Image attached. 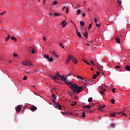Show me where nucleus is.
Listing matches in <instances>:
<instances>
[{
    "label": "nucleus",
    "instance_id": "obj_1",
    "mask_svg": "<svg viewBox=\"0 0 130 130\" xmlns=\"http://www.w3.org/2000/svg\"><path fill=\"white\" fill-rule=\"evenodd\" d=\"M61 81H63L65 82L66 84L68 85H70V88H71L72 90H73L74 93L76 94H78V93H81V92H83L84 90V87H81V86H78L76 84H74V82H68L67 81V78L64 77V76H61Z\"/></svg>",
    "mask_w": 130,
    "mask_h": 130
},
{
    "label": "nucleus",
    "instance_id": "obj_2",
    "mask_svg": "<svg viewBox=\"0 0 130 130\" xmlns=\"http://www.w3.org/2000/svg\"><path fill=\"white\" fill-rule=\"evenodd\" d=\"M24 66L32 67V62L30 60H26L22 62Z\"/></svg>",
    "mask_w": 130,
    "mask_h": 130
},
{
    "label": "nucleus",
    "instance_id": "obj_3",
    "mask_svg": "<svg viewBox=\"0 0 130 130\" xmlns=\"http://www.w3.org/2000/svg\"><path fill=\"white\" fill-rule=\"evenodd\" d=\"M73 57L72 56L69 55V57L67 58V61H66V63L68 64V63H70L71 62V60H72Z\"/></svg>",
    "mask_w": 130,
    "mask_h": 130
},
{
    "label": "nucleus",
    "instance_id": "obj_4",
    "mask_svg": "<svg viewBox=\"0 0 130 130\" xmlns=\"http://www.w3.org/2000/svg\"><path fill=\"white\" fill-rule=\"evenodd\" d=\"M54 104H55L56 107L57 108V109H58L59 110H61V106L60 105H59V104H58L57 103H55Z\"/></svg>",
    "mask_w": 130,
    "mask_h": 130
},
{
    "label": "nucleus",
    "instance_id": "obj_5",
    "mask_svg": "<svg viewBox=\"0 0 130 130\" xmlns=\"http://www.w3.org/2000/svg\"><path fill=\"white\" fill-rule=\"evenodd\" d=\"M59 73L57 72V76H56V80H61V75H59Z\"/></svg>",
    "mask_w": 130,
    "mask_h": 130
},
{
    "label": "nucleus",
    "instance_id": "obj_6",
    "mask_svg": "<svg viewBox=\"0 0 130 130\" xmlns=\"http://www.w3.org/2000/svg\"><path fill=\"white\" fill-rule=\"evenodd\" d=\"M29 109L31 111H36V110L37 109V107H35V106H32V107H30L29 108Z\"/></svg>",
    "mask_w": 130,
    "mask_h": 130
},
{
    "label": "nucleus",
    "instance_id": "obj_7",
    "mask_svg": "<svg viewBox=\"0 0 130 130\" xmlns=\"http://www.w3.org/2000/svg\"><path fill=\"white\" fill-rule=\"evenodd\" d=\"M61 25H62V27L63 28H64V27H66V26H67V22H66L65 20H63L61 23Z\"/></svg>",
    "mask_w": 130,
    "mask_h": 130
},
{
    "label": "nucleus",
    "instance_id": "obj_8",
    "mask_svg": "<svg viewBox=\"0 0 130 130\" xmlns=\"http://www.w3.org/2000/svg\"><path fill=\"white\" fill-rule=\"evenodd\" d=\"M72 61L74 62V63H75L76 64H77V63H78V60H77V59L74 57H72Z\"/></svg>",
    "mask_w": 130,
    "mask_h": 130
},
{
    "label": "nucleus",
    "instance_id": "obj_9",
    "mask_svg": "<svg viewBox=\"0 0 130 130\" xmlns=\"http://www.w3.org/2000/svg\"><path fill=\"white\" fill-rule=\"evenodd\" d=\"M83 108L86 109L87 108V109H90L91 107H92V106L91 105H87V106H82Z\"/></svg>",
    "mask_w": 130,
    "mask_h": 130
},
{
    "label": "nucleus",
    "instance_id": "obj_10",
    "mask_svg": "<svg viewBox=\"0 0 130 130\" xmlns=\"http://www.w3.org/2000/svg\"><path fill=\"white\" fill-rule=\"evenodd\" d=\"M22 109V108L20 106L17 107V108H16V112L17 113L20 112V111H21V110Z\"/></svg>",
    "mask_w": 130,
    "mask_h": 130
},
{
    "label": "nucleus",
    "instance_id": "obj_11",
    "mask_svg": "<svg viewBox=\"0 0 130 130\" xmlns=\"http://www.w3.org/2000/svg\"><path fill=\"white\" fill-rule=\"evenodd\" d=\"M115 115H116V113H110V116L111 117H115Z\"/></svg>",
    "mask_w": 130,
    "mask_h": 130
},
{
    "label": "nucleus",
    "instance_id": "obj_12",
    "mask_svg": "<svg viewBox=\"0 0 130 130\" xmlns=\"http://www.w3.org/2000/svg\"><path fill=\"white\" fill-rule=\"evenodd\" d=\"M83 61H84V62H85V63H86V64H87V66H91V64L90 63H89V62H88L87 60L83 59H82Z\"/></svg>",
    "mask_w": 130,
    "mask_h": 130
},
{
    "label": "nucleus",
    "instance_id": "obj_13",
    "mask_svg": "<svg viewBox=\"0 0 130 130\" xmlns=\"http://www.w3.org/2000/svg\"><path fill=\"white\" fill-rule=\"evenodd\" d=\"M53 56H55V57H56V58H58V55L56 54L54 52H52Z\"/></svg>",
    "mask_w": 130,
    "mask_h": 130
},
{
    "label": "nucleus",
    "instance_id": "obj_14",
    "mask_svg": "<svg viewBox=\"0 0 130 130\" xmlns=\"http://www.w3.org/2000/svg\"><path fill=\"white\" fill-rule=\"evenodd\" d=\"M48 61H50V62H52L53 61V58L52 57H51L50 58L49 57V59H48Z\"/></svg>",
    "mask_w": 130,
    "mask_h": 130
},
{
    "label": "nucleus",
    "instance_id": "obj_15",
    "mask_svg": "<svg viewBox=\"0 0 130 130\" xmlns=\"http://www.w3.org/2000/svg\"><path fill=\"white\" fill-rule=\"evenodd\" d=\"M80 24L82 27H84L85 26V22L83 21H80Z\"/></svg>",
    "mask_w": 130,
    "mask_h": 130
},
{
    "label": "nucleus",
    "instance_id": "obj_16",
    "mask_svg": "<svg viewBox=\"0 0 130 130\" xmlns=\"http://www.w3.org/2000/svg\"><path fill=\"white\" fill-rule=\"evenodd\" d=\"M125 69H126V71H128V72H129V71H130V66H126Z\"/></svg>",
    "mask_w": 130,
    "mask_h": 130
},
{
    "label": "nucleus",
    "instance_id": "obj_17",
    "mask_svg": "<svg viewBox=\"0 0 130 130\" xmlns=\"http://www.w3.org/2000/svg\"><path fill=\"white\" fill-rule=\"evenodd\" d=\"M77 36H78V37H80V38H82V35H81V33H80V32H77Z\"/></svg>",
    "mask_w": 130,
    "mask_h": 130
},
{
    "label": "nucleus",
    "instance_id": "obj_18",
    "mask_svg": "<svg viewBox=\"0 0 130 130\" xmlns=\"http://www.w3.org/2000/svg\"><path fill=\"white\" fill-rule=\"evenodd\" d=\"M6 11H4L3 12H0V15H1V16H4L6 14Z\"/></svg>",
    "mask_w": 130,
    "mask_h": 130
},
{
    "label": "nucleus",
    "instance_id": "obj_19",
    "mask_svg": "<svg viewBox=\"0 0 130 130\" xmlns=\"http://www.w3.org/2000/svg\"><path fill=\"white\" fill-rule=\"evenodd\" d=\"M110 126L112 128H114L115 126V124L112 123V124H111Z\"/></svg>",
    "mask_w": 130,
    "mask_h": 130
},
{
    "label": "nucleus",
    "instance_id": "obj_20",
    "mask_svg": "<svg viewBox=\"0 0 130 130\" xmlns=\"http://www.w3.org/2000/svg\"><path fill=\"white\" fill-rule=\"evenodd\" d=\"M9 39H10V35H9L8 37L5 38V41H9Z\"/></svg>",
    "mask_w": 130,
    "mask_h": 130
},
{
    "label": "nucleus",
    "instance_id": "obj_21",
    "mask_svg": "<svg viewBox=\"0 0 130 130\" xmlns=\"http://www.w3.org/2000/svg\"><path fill=\"white\" fill-rule=\"evenodd\" d=\"M117 43H120V40L117 38H116Z\"/></svg>",
    "mask_w": 130,
    "mask_h": 130
},
{
    "label": "nucleus",
    "instance_id": "obj_22",
    "mask_svg": "<svg viewBox=\"0 0 130 130\" xmlns=\"http://www.w3.org/2000/svg\"><path fill=\"white\" fill-rule=\"evenodd\" d=\"M11 40H14V41H17V39L14 37H11Z\"/></svg>",
    "mask_w": 130,
    "mask_h": 130
},
{
    "label": "nucleus",
    "instance_id": "obj_23",
    "mask_svg": "<svg viewBox=\"0 0 130 130\" xmlns=\"http://www.w3.org/2000/svg\"><path fill=\"white\" fill-rule=\"evenodd\" d=\"M51 79H53V80H56V76H51Z\"/></svg>",
    "mask_w": 130,
    "mask_h": 130
},
{
    "label": "nucleus",
    "instance_id": "obj_24",
    "mask_svg": "<svg viewBox=\"0 0 130 130\" xmlns=\"http://www.w3.org/2000/svg\"><path fill=\"white\" fill-rule=\"evenodd\" d=\"M90 62L91 63V64H92V66H96V64H95V61L94 60H90Z\"/></svg>",
    "mask_w": 130,
    "mask_h": 130
},
{
    "label": "nucleus",
    "instance_id": "obj_25",
    "mask_svg": "<svg viewBox=\"0 0 130 130\" xmlns=\"http://www.w3.org/2000/svg\"><path fill=\"white\" fill-rule=\"evenodd\" d=\"M88 102H92L93 101V98H89L88 100Z\"/></svg>",
    "mask_w": 130,
    "mask_h": 130
},
{
    "label": "nucleus",
    "instance_id": "obj_26",
    "mask_svg": "<svg viewBox=\"0 0 130 130\" xmlns=\"http://www.w3.org/2000/svg\"><path fill=\"white\" fill-rule=\"evenodd\" d=\"M72 106H75V105H77V102H72V104H71Z\"/></svg>",
    "mask_w": 130,
    "mask_h": 130
},
{
    "label": "nucleus",
    "instance_id": "obj_27",
    "mask_svg": "<svg viewBox=\"0 0 130 130\" xmlns=\"http://www.w3.org/2000/svg\"><path fill=\"white\" fill-rule=\"evenodd\" d=\"M83 35H84V36H85V37H86V38H88V33H87V32H85V33H84V34H83Z\"/></svg>",
    "mask_w": 130,
    "mask_h": 130
},
{
    "label": "nucleus",
    "instance_id": "obj_28",
    "mask_svg": "<svg viewBox=\"0 0 130 130\" xmlns=\"http://www.w3.org/2000/svg\"><path fill=\"white\" fill-rule=\"evenodd\" d=\"M44 56H45V58H46L47 59H49V55H45Z\"/></svg>",
    "mask_w": 130,
    "mask_h": 130
},
{
    "label": "nucleus",
    "instance_id": "obj_29",
    "mask_svg": "<svg viewBox=\"0 0 130 130\" xmlns=\"http://www.w3.org/2000/svg\"><path fill=\"white\" fill-rule=\"evenodd\" d=\"M55 99H56V97L54 98V99L52 100V102L55 104L56 103V102H55Z\"/></svg>",
    "mask_w": 130,
    "mask_h": 130
},
{
    "label": "nucleus",
    "instance_id": "obj_30",
    "mask_svg": "<svg viewBox=\"0 0 130 130\" xmlns=\"http://www.w3.org/2000/svg\"><path fill=\"white\" fill-rule=\"evenodd\" d=\"M59 45H60V46H61V47H62V48L64 49V47L63 46V45H62V44L61 43H59Z\"/></svg>",
    "mask_w": 130,
    "mask_h": 130
},
{
    "label": "nucleus",
    "instance_id": "obj_31",
    "mask_svg": "<svg viewBox=\"0 0 130 130\" xmlns=\"http://www.w3.org/2000/svg\"><path fill=\"white\" fill-rule=\"evenodd\" d=\"M100 94H101V95H102V94L104 95V94H105V92L104 91H103V90H102L100 92Z\"/></svg>",
    "mask_w": 130,
    "mask_h": 130
},
{
    "label": "nucleus",
    "instance_id": "obj_32",
    "mask_svg": "<svg viewBox=\"0 0 130 130\" xmlns=\"http://www.w3.org/2000/svg\"><path fill=\"white\" fill-rule=\"evenodd\" d=\"M111 102L113 104H114L115 103V101H114V99H112L111 101Z\"/></svg>",
    "mask_w": 130,
    "mask_h": 130
},
{
    "label": "nucleus",
    "instance_id": "obj_33",
    "mask_svg": "<svg viewBox=\"0 0 130 130\" xmlns=\"http://www.w3.org/2000/svg\"><path fill=\"white\" fill-rule=\"evenodd\" d=\"M82 117H86V114H85V112H83V113H82Z\"/></svg>",
    "mask_w": 130,
    "mask_h": 130
},
{
    "label": "nucleus",
    "instance_id": "obj_34",
    "mask_svg": "<svg viewBox=\"0 0 130 130\" xmlns=\"http://www.w3.org/2000/svg\"><path fill=\"white\" fill-rule=\"evenodd\" d=\"M97 78V75H93L92 77V79H96Z\"/></svg>",
    "mask_w": 130,
    "mask_h": 130
},
{
    "label": "nucleus",
    "instance_id": "obj_35",
    "mask_svg": "<svg viewBox=\"0 0 130 130\" xmlns=\"http://www.w3.org/2000/svg\"><path fill=\"white\" fill-rule=\"evenodd\" d=\"M99 110H103L102 106H99Z\"/></svg>",
    "mask_w": 130,
    "mask_h": 130
},
{
    "label": "nucleus",
    "instance_id": "obj_36",
    "mask_svg": "<svg viewBox=\"0 0 130 130\" xmlns=\"http://www.w3.org/2000/svg\"><path fill=\"white\" fill-rule=\"evenodd\" d=\"M31 53H36V51H35V50H32L31 51H29V52H31Z\"/></svg>",
    "mask_w": 130,
    "mask_h": 130
},
{
    "label": "nucleus",
    "instance_id": "obj_37",
    "mask_svg": "<svg viewBox=\"0 0 130 130\" xmlns=\"http://www.w3.org/2000/svg\"><path fill=\"white\" fill-rule=\"evenodd\" d=\"M57 1H55L53 2V5H57Z\"/></svg>",
    "mask_w": 130,
    "mask_h": 130
},
{
    "label": "nucleus",
    "instance_id": "obj_38",
    "mask_svg": "<svg viewBox=\"0 0 130 130\" xmlns=\"http://www.w3.org/2000/svg\"><path fill=\"white\" fill-rule=\"evenodd\" d=\"M91 28H92V23L89 24V25L88 26V29H91Z\"/></svg>",
    "mask_w": 130,
    "mask_h": 130
},
{
    "label": "nucleus",
    "instance_id": "obj_39",
    "mask_svg": "<svg viewBox=\"0 0 130 130\" xmlns=\"http://www.w3.org/2000/svg\"><path fill=\"white\" fill-rule=\"evenodd\" d=\"M61 113L62 114H63L64 115H66V114H68V113L67 112H61Z\"/></svg>",
    "mask_w": 130,
    "mask_h": 130
},
{
    "label": "nucleus",
    "instance_id": "obj_40",
    "mask_svg": "<svg viewBox=\"0 0 130 130\" xmlns=\"http://www.w3.org/2000/svg\"><path fill=\"white\" fill-rule=\"evenodd\" d=\"M115 69H120V67L118 66H115Z\"/></svg>",
    "mask_w": 130,
    "mask_h": 130
},
{
    "label": "nucleus",
    "instance_id": "obj_41",
    "mask_svg": "<svg viewBox=\"0 0 130 130\" xmlns=\"http://www.w3.org/2000/svg\"><path fill=\"white\" fill-rule=\"evenodd\" d=\"M13 55H14V56H15V57H17V56H18V54H16V53H14Z\"/></svg>",
    "mask_w": 130,
    "mask_h": 130
},
{
    "label": "nucleus",
    "instance_id": "obj_42",
    "mask_svg": "<svg viewBox=\"0 0 130 130\" xmlns=\"http://www.w3.org/2000/svg\"><path fill=\"white\" fill-rule=\"evenodd\" d=\"M100 72H99V71H97L96 72V76H100Z\"/></svg>",
    "mask_w": 130,
    "mask_h": 130
},
{
    "label": "nucleus",
    "instance_id": "obj_43",
    "mask_svg": "<svg viewBox=\"0 0 130 130\" xmlns=\"http://www.w3.org/2000/svg\"><path fill=\"white\" fill-rule=\"evenodd\" d=\"M77 14H81V10L80 9L78 10Z\"/></svg>",
    "mask_w": 130,
    "mask_h": 130
},
{
    "label": "nucleus",
    "instance_id": "obj_44",
    "mask_svg": "<svg viewBox=\"0 0 130 130\" xmlns=\"http://www.w3.org/2000/svg\"><path fill=\"white\" fill-rule=\"evenodd\" d=\"M54 15L55 16V17H57V16H59V14H58L57 13H55V14H54Z\"/></svg>",
    "mask_w": 130,
    "mask_h": 130
},
{
    "label": "nucleus",
    "instance_id": "obj_45",
    "mask_svg": "<svg viewBox=\"0 0 130 130\" xmlns=\"http://www.w3.org/2000/svg\"><path fill=\"white\" fill-rule=\"evenodd\" d=\"M96 26L98 27V28H99V27H100V24H98V23H96Z\"/></svg>",
    "mask_w": 130,
    "mask_h": 130
},
{
    "label": "nucleus",
    "instance_id": "obj_46",
    "mask_svg": "<svg viewBox=\"0 0 130 130\" xmlns=\"http://www.w3.org/2000/svg\"><path fill=\"white\" fill-rule=\"evenodd\" d=\"M25 73H26V74H31V72H28V70H25Z\"/></svg>",
    "mask_w": 130,
    "mask_h": 130
},
{
    "label": "nucleus",
    "instance_id": "obj_47",
    "mask_svg": "<svg viewBox=\"0 0 130 130\" xmlns=\"http://www.w3.org/2000/svg\"><path fill=\"white\" fill-rule=\"evenodd\" d=\"M112 91L113 93H115V88H113L112 89Z\"/></svg>",
    "mask_w": 130,
    "mask_h": 130
},
{
    "label": "nucleus",
    "instance_id": "obj_48",
    "mask_svg": "<svg viewBox=\"0 0 130 130\" xmlns=\"http://www.w3.org/2000/svg\"><path fill=\"white\" fill-rule=\"evenodd\" d=\"M118 3L119 5H121V1L118 0Z\"/></svg>",
    "mask_w": 130,
    "mask_h": 130
},
{
    "label": "nucleus",
    "instance_id": "obj_49",
    "mask_svg": "<svg viewBox=\"0 0 130 130\" xmlns=\"http://www.w3.org/2000/svg\"><path fill=\"white\" fill-rule=\"evenodd\" d=\"M23 79V80H27V76H24Z\"/></svg>",
    "mask_w": 130,
    "mask_h": 130
},
{
    "label": "nucleus",
    "instance_id": "obj_50",
    "mask_svg": "<svg viewBox=\"0 0 130 130\" xmlns=\"http://www.w3.org/2000/svg\"><path fill=\"white\" fill-rule=\"evenodd\" d=\"M81 15H82V16L83 17H85V16H86V14H85V13H83V14H82Z\"/></svg>",
    "mask_w": 130,
    "mask_h": 130
},
{
    "label": "nucleus",
    "instance_id": "obj_51",
    "mask_svg": "<svg viewBox=\"0 0 130 130\" xmlns=\"http://www.w3.org/2000/svg\"><path fill=\"white\" fill-rule=\"evenodd\" d=\"M52 97L54 98H55V94H53L52 95Z\"/></svg>",
    "mask_w": 130,
    "mask_h": 130
},
{
    "label": "nucleus",
    "instance_id": "obj_52",
    "mask_svg": "<svg viewBox=\"0 0 130 130\" xmlns=\"http://www.w3.org/2000/svg\"><path fill=\"white\" fill-rule=\"evenodd\" d=\"M105 107H106V105H104L103 106H102V109L103 110V108H105Z\"/></svg>",
    "mask_w": 130,
    "mask_h": 130
},
{
    "label": "nucleus",
    "instance_id": "obj_53",
    "mask_svg": "<svg viewBox=\"0 0 130 130\" xmlns=\"http://www.w3.org/2000/svg\"><path fill=\"white\" fill-rule=\"evenodd\" d=\"M77 77H78L79 79H83L82 77L79 76V75H77Z\"/></svg>",
    "mask_w": 130,
    "mask_h": 130
},
{
    "label": "nucleus",
    "instance_id": "obj_54",
    "mask_svg": "<svg viewBox=\"0 0 130 130\" xmlns=\"http://www.w3.org/2000/svg\"><path fill=\"white\" fill-rule=\"evenodd\" d=\"M43 40L44 41H46V38L45 37H43Z\"/></svg>",
    "mask_w": 130,
    "mask_h": 130
},
{
    "label": "nucleus",
    "instance_id": "obj_55",
    "mask_svg": "<svg viewBox=\"0 0 130 130\" xmlns=\"http://www.w3.org/2000/svg\"><path fill=\"white\" fill-rule=\"evenodd\" d=\"M45 3H46V0H43V4L44 5H45Z\"/></svg>",
    "mask_w": 130,
    "mask_h": 130
},
{
    "label": "nucleus",
    "instance_id": "obj_56",
    "mask_svg": "<svg viewBox=\"0 0 130 130\" xmlns=\"http://www.w3.org/2000/svg\"><path fill=\"white\" fill-rule=\"evenodd\" d=\"M94 22L95 23H97V19L96 18L94 19Z\"/></svg>",
    "mask_w": 130,
    "mask_h": 130
},
{
    "label": "nucleus",
    "instance_id": "obj_57",
    "mask_svg": "<svg viewBox=\"0 0 130 130\" xmlns=\"http://www.w3.org/2000/svg\"><path fill=\"white\" fill-rule=\"evenodd\" d=\"M121 113H122V112L121 111L118 112V114H121Z\"/></svg>",
    "mask_w": 130,
    "mask_h": 130
},
{
    "label": "nucleus",
    "instance_id": "obj_58",
    "mask_svg": "<svg viewBox=\"0 0 130 130\" xmlns=\"http://www.w3.org/2000/svg\"><path fill=\"white\" fill-rule=\"evenodd\" d=\"M71 75H73V72H71L69 75H68L69 76H71Z\"/></svg>",
    "mask_w": 130,
    "mask_h": 130
},
{
    "label": "nucleus",
    "instance_id": "obj_59",
    "mask_svg": "<svg viewBox=\"0 0 130 130\" xmlns=\"http://www.w3.org/2000/svg\"><path fill=\"white\" fill-rule=\"evenodd\" d=\"M68 94H72V95H74L72 92H68Z\"/></svg>",
    "mask_w": 130,
    "mask_h": 130
},
{
    "label": "nucleus",
    "instance_id": "obj_60",
    "mask_svg": "<svg viewBox=\"0 0 130 130\" xmlns=\"http://www.w3.org/2000/svg\"><path fill=\"white\" fill-rule=\"evenodd\" d=\"M84 84H87V80H85V81H84Z\"/></svg>",
    "mask_w": 130,
    "mask_h": 130
},
{
    "label": "nucleus",
    "instance_id": "obj_61",
    "mask_svg": "<svg viewBox=\"0 0 130 130\" xmlns=\"http://www.w3.org/2000/svg\"><path fill=\"white\" fill-rule=\"evenodd\" d=\"M9 63H12V60H9Z\"/></svg>",
    "mask_w": 130,
    "mask_h": 130
},
{
    "label": "nucleus",
    "instance_id": "obj_62",
    "mask_svg": "<svg viewBox=\"0 0 130 130\" xmlns=\"http://www.w3.org/2000/svg\"><path fill=\"white\" fill-rule=\"evenodd\" d=\"M66 10H67V11H69V7H66Z\"/></svg>",
    "mask_w": 130,
    "mask_h": 130
},
{
    "label": "nucleus",
    "instance_id": "obj_63",
    "mask_svg": "<svg viewBox=\"0 0 130 130\" xmlns=\"http://www.w3.org/2000/svg\"><path fill=\"white\" fill-rule=\"evenodd\" d=\"M66 12L67 14H68L69 13V10H66Z\"/></svg>",
    "mask_w": 130,
    "mask_h": 130
},
{
    "label": "nucleus",
    "instance_id": "obj_64",
    "mask_svg": "<svg viewBox=\"0 0 130 130\" xmlns=\"http://www.w3.org/2000/svg\"><path fill=\"white\" fill-rule=\"evenodd\" d=\"M49 15L51 16H52V13H50Z\"/></svg>",
    "mask_w": 130,
    "mask_h": 130
}]
</instances>
